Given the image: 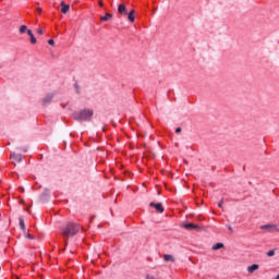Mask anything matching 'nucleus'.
Masks as SVG:
<instances>
[{"label":"nucleus","mask_w":279,"mask_h":279,"mask_svg":"<svg viewBox=\"0 0 279 279\" xmlns=\"http://www.w3.org/2000/svg\"><path fill=\"white\" fill-rule=\"evenodd\" d=\"M25 32H27V26L26 25H22L20 27V34H25Z\"/></svg>","instance_id":"nucleus-18"},{"label":"nucleus","mask_w":279,"mask_h":279,"mask_svg":"<svg viewBox=\"0 0 279 279\" xmlns=\"http://www.w3.org/2000/svg\"><path fill=\"white\" fill-rule=\"evenodd\" d=\"M69 10H71V5L64 3V1L61 2V12L62 14H66V12H69Z\"/></svg>","instance_id":"nucleus-6"},{"label":"nucleus","mask_w":279,"mask_h":279,"mask_svg":"<svg viewBox=\"0 0 279 279\" xmlns=\"http://www.w3.org/2000/svg\"><path fill=\"white\" fill-rule=\"evenodd\" d=\"M78 232H80V226L72 225V231H71L72 236H73V234H76Z\"/></svg>","instance_id":"nucleus-15"},{"label":"nucleus","mask_w":279,"mask_h":279,"mask_svg":"<svg viewBox=\"0 0 279 279\" xmlns=\"http://www.w3.org/2000/svg\"><path fill=\"white\" fill-rule=\"evenodd\" d=\"M149 206L151 208H155L157 210V213H165V207H162V204L161 203H149Z\"/></svg>","instance_id":"nucleus-4"},{"label":"nucleus","mask_w":279,"mask_h":279,"mask_svg":"<svg viewBox=\"0 0 279 279\" xmlns=\"http://www.w3.org/2000/svg\"><path fill=\"white\" fill-rule=\"evenodd\" d=\"M221 248H223V243H216V244L211 247V250H215V251L221 250Z\"/></svg>","instance_id":"nucleus-16"},{"label":"nucleus","mask_w":279,"mask_h":279,"mask_svg":"<svg viewBox=\"0 0 279 279\" xmlns=\"http://www.w3.org/2000/svg\"><path fill=\"white\" fill-rule=\"evenodd\" d=\"M267 256H269V257L276 256V251L275 250L268 251Z\"/></svg>","instance_id":"nucleus-20"},{"label":"nucleus","mask_w":279,"mask_h":279,"mask_svg":"<svg viewBox=\"0 0 279 279\" xmlns=\"http://www.w3.org/2000/svg\"><path fill=\"white\" fill-rule=\"evenodd\" d=\"M219 208H223V198L218 203Z\"/></svg>","instance_id":"nucleus-21"},{"label":"nucleus","mask_w":279,"mask_h":279,"mask_svg":"<svg viewBox=\"0 0 279 279\" xmlns=\"http://www.w3.org/2000/svg\"><path fill=\"white\" fill-rule=\"evenodd\" d=\"M74 89H75L76 95L82 94V85H80V83L77 81H75V83H74Z\"/></svg>","instance_id":"nucleus-12"},{"label":"nucleus","mask_w":279,"mask_h":279,"mask_svg":"<svg viewBox=\"0 0 279 279\" xmlns=\"http://www.w3.org/2000/svg\"><path fill=\"white\" fill-rule=\"evenodd\" d=\"M163 260H166V263H175V257H173V255L166 254L163 255Z\"/></svg>","instance_id":"nucleus-10"},{"label":"nucleus","mask_w":279,"mask_h":279,"mask_svg":"<svg viewBox=\"0 0 279 279\" xmlns=\"http://www.w3.org/2000/svg\"><path fill=\"white\" fill-rule=\"evenodd\" d=\"M100 8H104V2L100 0L99 2Z\"/></svg>","instance_id":"nucleus-25"},{"label":"nucleus","mask_w":279,"mask_h":279,"mask_svg":"<svg viewBox=\"0 0 279 279\" xmlns=\"http://www.w3.org/2000/svg\"><path fill=\"white\" fill-rule=\"evenodd\" d=\"M93 117V110L84 109L80 112L73 113V119L75 121H88Z\"/></svg>","instance_id":"nucleus-1"},{"label":"nucleus","mask_w":279,"mask_h":279,"mask_svg":"<svg viewBox=\"0 0 279 279\" xmlns=\"http://www.w3.org/2000/svg\"><path fill=\"white\" fill-rule=\"evenodd\" d=\"M183 228H185V230H197L199 228V226L194 225V223H185V225H183Z\"/></svg>","instance_id":"nucleus-8"},{"label":"nucleus","mask_w":279,"mask_h":279,"mask_svg":"<svg viewBox=\"0 0 279 279\" xmlns=\"http://www.w3.org/2000/svg\"><path fill=\"white\" fill-rule=\"evenodd\" d=\"M118 12L119 14H122V16H128V9L125 8V4H119Z\"/></svg>","instance_id":"nucleus-5"},{"label":"nucleus","mask_w":279,"mask_h":279,"mask_svg":"<svg viewBox=\"0 0 279 279\" xmlns=\"http://www.w3.org/2000/svg\"><path fill=\"white\" fill-rule=\"evenodd\" d=\"M51 99H53V96H51V95L46 96V97L44 98V104H49V101H50Z\"/></svg>","instance_id":"nucleus-17"},{"label":"nucleus","mask_w":279,"mask_h":279,"mask_svg":"<svg viewBox=\"0 0 279 279\" xmlns=\"http://www.w3.org/2000/svg\"><path fill=\"white\" fill-rule=\"evenodd\" d=\"M20 228L22 230H25V221L23 220V218H20Z\"/></svg>","instance_id":"nucleus-19"},{"label":"nucleus","mask_w":279,"mask_h":279,"mask_svg":"<svg viewBox=\"0 0 279 279\" xmlns=\"http://www.w3.org/2000/svg\"><path fill=\"white\" fill-rule=\"evenodd\" d=\"M228 229L230 230V232H232V227L229 226Z\"/></svg>","instance_id":"nucleus-27"},{"label":"nucleus","mask_w":279,"mask_h":279,"mask_svg":"<svg viewBox=\"0 0 279 279\" xmlns=\"http://www.w3.org/2000/svg\"><path fill=\"white\" fill-rule=\"evenodd\" d=\"M260 230H267L268 232H279V229L276 225H264L260 227Z\"/></svg>","instance_id":"nucleus-3"},{"label":"nucleus","mask_w":279,"mask_h":279,"mask_svg":"<svg viewBox=\"0 0 279 279\" xmlns=\"http://www.w3.org/2000/svg\"><path fill=\"white\" fill-rule=\"evenodd\" d=\"M61 236L64 241V245H69V239L71 236V225H66L61 229Z\"/></svg>","instance_id":"nucleus-2"},{"label":"nucleus","mask_w":279,"mask_h":279,"mask_svg":"<svg viewBox=\"0 0 279 279\" xmlns=\"http://www.w3.org/2000/svg\"><path fill=\"white\" fill-rule=\"evenodd\" d=\"M11 160H13L14 162H21V160H23V156L13 153L11 154Z\"/></svg>","instance_id":"nucleus-7"},{"label":"nucleus","mask_w":279,"mask_h":279,"mask_svg":"<svg viewBox=\"0 0 279 279\" xmlns=\"http://www.w3.org/2000/svg\"><path fill=\"white\" fill-rule=\"evenodd\" d=\"M36 12H37V14H41L43 13V9L41 8H37Z\"/></svg>","instance_id":"nucleus-22"},{"label":"nucleus","mask_w":279,"mask_h":279,"mask_svg":"<svg viewBox=\"0 0 279 279\" xmlns=\"http://www.w3.org/2000/svg\"><path fill=\"white\" fill-rule=\"evenodd\" d=\"M136 13L135 10H131L129 13H128V20L130 21V23H134L135 21V17H134V14Z\"/></svg>","instance_id":"nucleus-11"},{"label":"nucleus","mask_w":279,"mask_h":279,"mask_svg":"<svg viewBox=\"0 0 279 279\" xmlns=\"http://www.w3.org/2000/svg\"><path fill=\"white\" fill-rule=\"evenodd\" d=\"M26 32H27L28 36L31 37L32 45H36V37H34V33H32L31 29H27Z\"/></svg>","instance_id":"nucleus-13"},{"label":"nucleus","mask_w":279,"mask_h":279,"mask_svg":"<svg viewBox=\"0 0 279 279\" xmlns=\"http://www.w3.org/2000/svg\"><path fill=\"white\" fill-rule=\"evenodd\" d=\"M110 19H112V13H106L105 16L100 17V21H102V23H106V21H110Z\"/></svg>","instance_id":"nucleus-14"},{"label":"nucleus","mask_w":279,"mask_h":279,"mask_svg":"<svg viewBox=\"0 0 279 279\" xmlns=\"http://www.w3.org/2000/svg\"><path fill=\"white\" fill-rule=\"evenodd\" d=\"M180 132H182V128H177L175 129V134H180Z\"/></svg>","instance_id":"nucleus-23"},{"label":"nucleus","mask_w":279,"mask_h":279,"mask_svg":"<svg viewBox=\"0 0 279 279\" xmlns=\"http://www.w3.org/2000/svg\"><path fill=\"white\" fill-rule=\"evenodd\" d=\"M48 45H56V41H53V39H49Z\"/></svg>","instance_id":"nucleus-24"},{"label":"nucleus","mask_w":279,"mask_h":279,"mask_svg":"<svg viewBox=\"0 0 279 279\" xmlns=\"http://www.w3.org/2000/svg\"><path fill=\"white\" fill-rule=\"evenodd\" d=\"M260 266H258V264H253L252 266L247 267V271L248 274H254L255 271H257V269H259Z\"/></svg>","instance_id":"nucleus-9"},{"label":"nucleus","mask_w":279,"mask_h":279,"mask_svg":"<svg viewBox=\"0 0 279 279\" xmlns=\"http://www.w3.org/2000/svg\"><path fill=\"white\" fill-rule=\"evenodd\" d=\"M37 34L43 35V29H38V31H37Z\"/></svg>","instance_id":"nucleus-26"},{"label":"nucleus","mask_w":279,"mask_h":279,"mask_svg":"<svg viewBox=\"0 0 279 279\" xmlns=\"http://www.w3.org/2000/svg\"><path fill=\"white\" fill-rule=\"evenodd\" d=\"M13 279H19V277L15 276V277H13Z\"/></svg>","instance_id":"nucleus-28"}]
</instances>
